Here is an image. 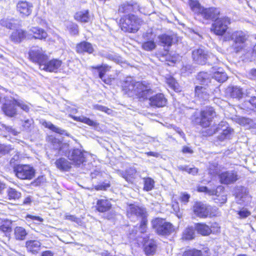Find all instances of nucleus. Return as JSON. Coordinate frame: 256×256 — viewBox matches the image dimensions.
<instances>
[{"label": "nucleus", "instance_id": "nucleus-1", "mask_svg": "<svg viewBox=\"0 0 256 256\" xmlns=\"http://www.w3.org/2000/svg\"><path fill=\"white\" fill-rule=\"evenodd\" d=\"M124 93L130 96H136L140 101L147 100L152 94L150 84L146 81L136 82L131 77H128L122 86Z\"/></svg>", "mask_w": 256, "mask_h": 256}, {"label": "nucleus", "instance_id": "nucleus-2", "mask_svg": "<svg viewBox=\"0 0 256 256\" xmlns=\"http://www.w3.org/2000/svg\"><path fill=\"white\" fill-rule=\"evenodd\" d=\"M248 38V34L242 30L228 32L224 36L226 41H232V47L236 52H238L246 48Z\"/></svg>", "mask_w": 256, "mask_h": 256}, {"label": "nucleus", "instance_id": "nucleus-3", "mask_svg": "<svg viewBox=\"0 0 256 256\" xmlns=\"http://www.w3.org/2000/svg\"><path fill=\"white\" fill-rule=\"evenodd\" d=\"M68 146L66 144H61L59 149L60 154L66 156L72 164L77 166H80L86 162V152L77 148L68 151Z\"/></svg>", "mask_w": 256, "mask_h": 256}, {"label": "nucleus", "instance_id": "nucleus-4", "mask_svg": "<svg viewBox=\"0 0 256 256\" xmlns=\"http://www.w3.org/2000/svg\"><path fill=\"white\" fill-rule=\"evenodd\" d=\"M127 216L132 221H136L141 219L140 229L141 232L146 231L147 224L146 212V209L138 206L130 204L127 208Z\"/></svg>", "mask_w": 256, "mask_h": 256}, {"label": "nucleus", "instance_id": "nucleus-5", "mask_svg": "<svg viewBox=\"0 0 256 256\" xmlns=\"http://www.w3.org/2000/svg\"><path fill=\"white\" fill-rule=\"evenodd\" d=\"M143 24L141 18L134 14L125 16L120 20L122 30L130 33L136 32Z\"/></svg>", "mask_w": 256, "mask_h": 256}, {"label": "nucleus", "instance_id": "nucleus-6", "mask_svg": "<svg viewBox=\"0 0 256 256\" xmlns=\"http://www.w3.org/2000/svg\"><path fill=\"white\" fill-rule=\"evenodd\" d=\"M216 116V112L212 107H206L202 110L200 117L196 118V122L202 126L206 128L210 124L212 119Z\"/></svg>", "mask_w": 256, "mask_h": 256}, {"label": "nucleus", "instance_id": "nucleus-7", "mask_svg": "<svg viewBox=\"0 0 256 256\" xmlns=\"http://www.w3.org/2000/svg\"><path fill=\"white\" fill-rule=\"evenodd\" d=\"M16 176L22 180H31L34 176L35 170L29 165H18L14 168Z\"/></svg>", "mask_w": 256, "mask_h": 256}, {"label": "nucleus", "instance_id": "nucleus-8", "mask_svg": "<svg viewBox=\"0 0 256 256\" xmlns=\"http://www.w3.org/2000/svg\"><path fill=\"white\" fill-rule=\"evenodd\" d=\"M29 58L31 61L38 64L40 68V66L47 59V56L44 54L42 48L38 46L32 47L29 52Z\"/></svg>", "mask_w": 256, "mask_h": 256}, {"label": "nucleus", "instance_id": "nucleus-9", "mask_svg": "<svg viewBox=\"0 0 256 256\" xmlns=\"http://www.w3.org/2000/svg\"><path fill=\"white\" fill-rule=\"evenodd\" d=\"M230 24V20L228 17L218 18L212 24L214 32L217 35H222L226 32Z\"/></svg>", "mask_w": 256, "mask_h": 256}, {"label": "nucleus", "instance_id": "nucleus-10", "mask_svg": "<svg viewBox=\"0 0 256 256\" xmlns=\"http://www.w3.org/2000/svg\"><path fill=\"white\" fill-rule=\"evenodd\" d=\"M211 207L201 202H196L193 207L192 210L194 214L200 218H206L208 216H211L210 212Z\"/></svg>", "mask_w": 256, "mask_h": 256}, {"label": "nucleus", "instance_id": "nucleus-11", "mask_svg": "<svg viewBox=\"0 0 256 256\" xmlns=\"http://www.w3.org/2000/svg\"><path fill=\"white\" fill-rule=\"evenodd\" d=\"M16 106L17 100L12 98L6 99L5 102L2 106V109L6 115L10 117H12L16 114Z\"/></svg>", "mask_w": 256, "mask_h": 256}, {"label": "nucleus", "instance_id": "nucleus-12", "mask_svg": "<svg viewBox=\"0 0 256 256\" xmlns=\"http://www.w3.org/2000/svg\"><path fill=\"white\" fill-rule=\"evenodd\" d=\"M62 64V62L58 59H52L48 60L46 59L45 62L40 66V70L49 72H56L60 68Z\"/></svg>", "mask_w": 256, "mask_h": 256}, {"label": "nucleus", "instance_id": "nucleus-13", "mask_svg": "<svg viewBox=\"0 0 256 256\" xmlns=\"http://www.w3.org/2000/svg\"><path fill=\"white\" fill-rule=\"evenodd\" d=\"M220 12L218 8H204L203 7L198 16L204 20L217 19L220 15Z\"/></svg>", "mask_w": 256, "mask_h": 256}, {"label": "nucleus", "instance_id": "nucleus-14", "mask_svg": "<svg viewBox=\"0 0 256 256\" xmlns=\"http://www.w3.org/2000/svg\"><path fill=\"white\" fill-rule=\"evenodd\" d=\"M192 56L194 60L200 64H204L209 57L207 52L202 48L194 50L192 51Z\"/></svg>", "mask_w": 256, "mask_h": 256}, {"label": "nucleus", "instance_id": "nucleus-15", "mask_svg": "<svg viewBox=\"0 0 256 256\" xmlns=\"http://www.w3.org/2000/svg\"><path fill=\"white\" fill-rule=\"evenodd\" d=\"M222 184H228L235 182L238 180L236 173L234 171H226L218 175Z\"/></svg>", "mask_w": 256, "mask_h": 256}, {"label": "nucleus", "instance_id": "nucleus-16", "mask_svg": "<svg viewBox=\"0 0 256 256\" xmlns=\"http://www.w3.org/2000/svg\"><path fill=\"white\" fill-rule=\"evenodd\" d=\"M150 95L147 99L148 98L151 106L160 108L166 106L167 100L162 94H158L152 96Z\"/></svg>", "mask_w": 256, "mask_h": 256}, {"label": "nucleus", "instance_id": "nucleus-17", "mask_svg": "<svg viewBox=\"0 0 256 256\" xmlns=\"http://www.w3.org/2000/svg\"><path fill=\"white\" fill-rule=\"evenodd\" d=\"M156 226V232L161 235H168L174 231L173 226L170 222H160L158 220Z\"/></svg>", "mask_w": 256, "mask_h": 256}, {"label": "nucleus", "instance_id": "nucleus-18", "mask_svg": "<svg viewBox=\"0 0 256 256\" xmlns=\"http://www.w3.org/2000/svg\"><path fill=\"white\" fill-rule=\"evenodd\" d=\"M32 7V4L26 1H20L16 4V9L22 16H28L30 15Z\"/></svg>", "mask_w": 256, "mask_h": 256}, {"label": "nucleus", "instance_id": "nucleus-19", "mask_svg": "<svg viewBox=\"0 0 256 256\" xmlns=\"http://www.w3.org/2000/svg\"><path fill=\"white\" fill-rule=\"evenodd\" d=\"M76 50L77 53L80 54H84V53L91 54L94 52V48L92 44L84 41L76 44Z\"/></svg>", "mask_w": 256, "mask_h": 256}, {"label": "nucleus", "instance_id": "nucleus-20", "mask_svg": "<svg viewBox=\"0 0 256 256\" xmlns=\"http://www.w3.org/2000/svg\"><path fill=\"white\" fill-rule=\"evenodd\" d=\"M138 6L134 2H125L121 4L118 8L119 13H128L136 12L138 10Z\"/></svg>", "mask_w": 256, "mask_h": 256}, {"label": "nucleus", "instance_id": "nucleus-21", "mask_svg": "<svg viewBox=\"0 0 256 256\" xmlns=\"http://www.w3.org/2000/svg\"><path fill=\"white\" fill-rule=\"evenodd\" d=\"M236 198L237 202L239 204H243L250 201V198L248 194V190L244 187H241L238 190Z\"/></svg>", "mask_w": 256, "mask_h": 256}, {"label": "nucleus", "instance_id": "nucleus-22", "mask_svg": "<svg viewBox=\"0 0 256 256\" xmlns=\"http://www.w3.org/2000/svg\"><path fill=\"white\" fill-rule=\"evenodd\" d=\"M28 38H34L38 39H44L47 36L46 32L43 29L38 27H32L29 30Z\"/></svg>", "mask_w": 256, "mask_h": 256}, {"label": "nucleus", "instance_id": "nucleus-23", "mask_svg": "<svg viewBox=\"0 0 256 256\" xmlns=\"http://www.w3.org/2000/svg\"><path fill=\"white\" fill-rule=\"evenodd\" d=\"M42 244L37 240H29L26 242L27 250L33 254H38L40 250Z\"/></svg>", "mask_w": 256, "mask_h": 256}, {"label": "nucleus", "instance_id": "nucleus-24", "mask_svg": "<svg viewBox=\"0 0 256 256\" xmlns=\"http://www.w3.org/2000/svg\"><path fill=\"white\" fill-rule=\"evenodd\" d=\"M195 96L202 102L206 101L209 98V94L208 90L205 87L202 86H196Z\"/></svg>", "mask_w": 256, "mask_h": 256}, {"label": "nucleus", "instance_id": "nucleus-25", "mask_svg": "<svg viewBox=\"0 0 256 256\" xmlns=\"http://www.w3.org/2000/svg\"><path fill=\"white\" fill-rule=\"evenodd\" d=\"M213 227L212 226L210 227L204 223H197L195 225V230L198 234L206 236H208L212 232L211 228Z\"/></svg>", "mask_w": 256, "mask_h": 256}, {"label": "nucleus", "instance_id": "nucleus-26", "mask_svg": "<svg viewBox=\"0 0 256 256\" xmlns=\"http://www.w3.org/2000/svg\"><path fill=\"white\" fill-rule=\"evenodd\" d=\"M54 164L56 168L62 172L68 171L71 168V163L64 158L56 160Z\"/></svg>", "mask_w": 256, "mask_h": 256}, {"label": "nucleus", "instance_id": "nucleus-27", "mask_svg": "<svg viewBox=\"0 0 256 256\" xmlns=\"http://www.w3.org/2000/svg\"><path fill=\"white\" fill-rule=\"evenodd\" d=\"M227 93L229 94L232 98L240 99L244 94L242 89L237 86H229L226 89Z\"/></svg>", "mask_w": 256, "mask_h": 256}, {"label": "nucleus", "instance_id": "nucleus-28", "mask_svg": "<svg viewBox=\"0 0 256 256\" xmlns=\"http://www.w3.org/2000/svg\"><path fill=\"white\" fill-rule=\"evenodd\" d=\"M112 206L110 202L108 200L101 199L97 201L96 210L102 212L108 210Z\"/></svg>", "mask_w": 256, "mask_h": 256}, {"label": "nucleus", "instance_id": "nucleus-29", "mask_svg": "<svg viewBox=\"0 0 256 256\" xmlns=\"http://www.w3.org/2000/svg\"><path fill=\"white\" fill-rule=\"evenodd\" d=\"M76 20L82 22H88L90 20V17L88 10L77 12L74 15Z\"/></svg>", "mask_w": 256, "mask_h": 256}, {"label": "nucleus", "instance_id": "nucleus-30", "mask_svg": "<svg viewBox=\"0 0 256 256\" xmlns=\"http://www.w3.org/2000/svg\"><path fill=\"white\" fill-rule=\"evenodd\" d=\"M28 235L25 228L22 226H16L14 229V236L16 240H23Z\"/></svg>", "mask_w": 256, "mask_h": 256}, {"label": "nucleus", "instance_id": "nucleus-31", "mask_svg": "<svg viewBox=\"0 0 256 256\" xmlns=\"http://www.w3.org/2000/svg\"><path fill=\"white\" fill-rule=\"evenodd\" d=\"M26 37V34L22 30H17L14 32L10 36L11 40L15 42H20Z\"/></svg>", "mask_w": 256, "mask_h": 256}, {"label": "nucleus", "instance_id": "nucleus-32", "mask_svg": "<svg viewBox=\"0 0 256 256\" xmlns=\"http://www.w3.org/2000/svg\"><path fill=\"white\" fill-rule=\"evenodd\" d=\"M92 69H96L98 72L100 78L104 81L106 84H107L106 80L104 79V76L105 74L110 70V67L108 65L104 64L101 66H92Z\"/></svg>", "mask_w": 256, "mask_h": 256}, {"label": "nucleus", "instance_id": "nucleus-33", "mask_svg": "<svg viewBox=\"0 0 256 256\" xmlns=\"http://www.w3.org/2000/svg\"><path fill=\"white\" fill-rule=\"evenodd\" d=\"M156 248V242L153 240H150L145 244L144 250L147 256H151L154 254Z\"/></svg>", "mask_w": 256, "mask_h": 256}, {"label": "nucleus", "instance_id": "nucleus-34", "mask_svg": "<svg viewBox=\"0 0 256 256\" xmlns=\"http://www.w3.org/2000/svg\"><path fill=\"white\" fill-rule=\"evenodd\" d=\"M72 117L74 120L83 122L90 126H96L98 125V124L96 121H94L90 118L83 116H72Z\"/></svg>", "mask_w": 256, "mask_h": 256}, {"label": "nucleus", "instance_id": "nucleus-35", "mask_svg": "<svg viewBox=\"0 0 256 256\" xmlns=\"http://www.w3.org/2000/svg\"><path fill=\"white\" fill-rule=\"evenodd\" d=\"M7 196L10 200H16L19 199L21 197V193L16 189L8 188L6 190Z\"/></svg>", "mask_w": 256, "mask_h": 256}, {"label": "nucleus", "instance_id": "nucleus-36", "mask_svg": "<svg viewBox=\"0 0 256 256\" xmlns=\"http://www.w3.org/2000/svg\"><path fill=\"white\" fill-rule=\"evenodd\" d=\"M224 186H220L217 187L216 190H209L206 186H200L198 188V190L199 192H204L209 195L216 194L218 190H223Z\"/></svg>", "mask_w": 256, "mask_h": 256}, {"label": "nucleus", "instance_id": "nucleus-37", "mask_svg": "<svg viewBox=\"0 0 256 256\" xmlns=\"http://www.w3.org/2000/svg\"><path fill=\"white\" fill-rule=\"evenodd\" d=\"M188 4L191 10L198 16L200 11L203 8L197 0H189Z\"/></svg>", "mask_w": 256, "mask_h": 256}, {"label": "nucleus", "instance_id": "nucleus-38", "mask_svg": "<svg viewBox=\"0 0 256 256\" xmlns=\"http://www.w3.org/2000/svg\"><path fill=\"white\" fill-rule=\"evenodd\" d=\"M160 44L164 46H170L172 45V38L171 36L167 34H162L158 36Z\"/></svg>", "mask_w": 256, "mask_h": 256}, {"label": "nucleus", "instance_id": "nucleus-39", "mask_svg": "<svg viewBox=\"0 0 256 256\" xmlns=\"http://www.w3.org/2000/svg\"><path fill=\"white\" fill-rule=\"evenodd\" d=\"M212 78L220 82H223L228 79L226 74L220 68L214 72Z\"/></svg>", "mask_w": 256, "mask_h": 256}, {"label": "nucleus", "instance_id": "nucleus-40", "mask_svg": "<svg viewBox=\"0 0 256 256\" xmlns=\"http://www.w3.org/2000/svg\"><path fill=\"white\" fill-rule=\"evenodd\" d=\"M16 20L13 18H3L0 20V24L9 29L16 28Z\"/></svg>", "mask_w": 256, "mask_h": 256}, {"label": "nucleus", "instance_id": "nucleus-41", "mask_svg": "<svg viewBox=\"0 0 256 256\" xmlns=\"http://www.w3.org/2000/svg\"><path fill=\"white\" fill-rule=\"evenodd\" d=\"M65 26L70 34L76 35L78 34V26L76 24L72 22H65Z\"/></svg>", "mask_w": 256, "mask_h": 256}, {"label": "nucleus", "instance_id": "nucleus-42", "mask_svg": "<svg viewBox=\"0 0 256 256\" xmlns=\"http://www.w3.org/2000/svg\"><path fill=\"white\" fill-rule=\"evenodd\" d=\"M213 196H215V198H214V200L216 203L222 204L225 203L226 201V196L224 192V188L223 190L222 191L218 190L217 194H214Z\"/></svg>", "mask_w": 256, "mask_h": 256}, {"label": "nucleus", "instance_id": "nucleus-43", "mask_svg": "<svg viewBox=\"0 0 256 256\" xmlns=\"http://www.w3.org/2000/svg\"><path fill=\"white\" fill-rule=\"evenodd\" d=\"M195 232L192 228H186L183 232L182 238L186 240H192L194 238Z\"/></svg>", "mask_w": 256, "mask_h": 256}, {"label": "nucleus", "instance_id": "nucleus-44", "mask_svg": "<svg viewBox=\"0 0 256 256\" xmlns=\"http://www.w3.org/2000/svg\"><path fill=\"white\" fill-rule=\"evenodd\" d=\"M198 80L202 84H207L210 82L209 76L207 72H200L197 76Z\"/></svg>", "mask_w": 256, "mask_h": 256}, {"label": "nucleus", "instance_id": "nucleus-45", "mask_svg": "<svg viewBox=\"0 0 256 256\" xmlns=\"http://www.w3.org/2000/svg\"><path fill=\"white\" fill-rule=\"evenodd\" d=\"M154 182L150 178H144V190L146 191L152 190L154 187Z\"/></svg>", "mask_w": 256, "mask_h": 256}, {"label": "nucleus", "instance_id": "nucleus-46", "mask_svg": "<svg viewBox=\"0 0 256 256\" xmlns=\"http://www.w3.org/2000/svg\"><path fill=\"white\" fill-rule=\"evenodd\" d=\"M14 150V148H12L10 145L0 144V157L7 154H10Z\"/></svg>", "mask_w": 256, "mask_h": 256}, {"label": "nucleus", "instance_id": "nucleus-47", "mask_svg": "<svg viewBox=\"0 0 256 256\" xmlns=\"http://www.w3.org/2000/svg\"><path fill=\"white\" fill-rule=\"evenodd\" d=\"M166 83L170 86V88H171L175 91L178 92L180 90L178 87V84L174 78L172 77L168 78L166 79Z\"/></svg>", "mask_w": 256, "mask_h": 256}, {"label": "nucleus", "instance_id": "nucleus-48", "mask_svg": "<svg viewBox=\"0 0 256 256\" xmlns=\"http://www.w3.org/2000/svg\"><path fill=\"white\" fill-rule=\"evenodd\" d=\"M92 108L94 110L104 112L108 114H110L112 113V110L111 109L100 104H94Z\"/></svg>", "mask_w": 256, "mask_h": 256}, {"label": "nucleus", "instance_id": "nucleus-49", "mask_svg": "<svg viewBox=\"0 0 256 256\" xmlns=\"http://www.w3.org/2000/svg\"><path fill=\"white\" fill-rule=\"evenodd\" d=\"M156 44L152 40H150L144 42L142 44V48L146 50H152L156 48Z\"/></svg>", "mask_w": 256, "mask_h": 256}, {"label": "nucleus", "instance_id": "nucleus-50", "mask_svg": "<svg viewBox=\"0 0 256 256\" xmlns=\"http://www.w3.org/2000/svg\"><path fill=\"white\" fill-rule=\"evenodd\" d=\"M11 224V222L9 221L4 222V223L0 226V230L4 232L10 231Z\"/></svg>", "mask_w": 256, "mask_h": 256}, {"label": "nucleus", "instance_id": "nucleus-51", "mask_svg": "<svg viewBox=\"0 0 256 256\" xmlns=\"http://www.w3.org/2000/svg\"><path fill=\"white\" fill-rule=\"evenodd\" d=\"M46 127H48L50 130H52L53 132H54L56 133L62 134L63 130H61L60 128L56 126L50 122H45Z\"/></svg>", "mask_w": 256, "mask_h": 256}, {"label": "nucleus", "instance_id": "nucleus-52", "mask_svg": "<svg viewBox=\"0 0 256 256\" xmlns=\"http://www.w3.org/2000/svg\"><path fill=\"white\" fill-rule=\"evenodd\" d=\"M208 172L212 176H215L218 174V164L216 163L210 164L208 168Z\"/></svg>", "mask_w": 256, "mask_h": 256}, {"label": "nucleus", "instance_id": "nucleus-53", "mask_svg": "<svg viewBox=\"0 0 256 256\" xmlns=\"http://www.w3.org/2000/svg\"><path fill=\"white\" fill-rule=\"evenodd\" d=\"M182 256H201L200 250H192L186 251Z\"/></svg>", "mask_w": 256, "mask_h": 256}, {"label": "nucleus", "instance_id": "nucleus-54", "mask_svg": "<svg viewBox=\"0 0 256 256\" xmlns=\"http://www.w3.org/2000/svg\"><path fill=\"white\" fill-rule=\"evenodd\" d=\"M2 128H4L8 132L13 136H17L19 133L15 128H14L12 126H6L4 124L2 125Z\"/></svg>", "mask_w": 256, "mask_h": 256}, {"label": "nucleus", "instance_id": "nucleus-55", "mask_svg": "<svg viewBox=\"0 0 256 256\" xmlns=\"http://www.w3.org/2000/svg\"><path fill=\"white\" fill-rule=\"evenodd\" d=\"M17 106L26 112H28L30 110V106L22 101L17 100Z\"/></svg>", "mask_w": 256, "mask_h": 256}, {"label": "nucleus", "instance_id": "nucleus-56", "mask_svg": "<svg viewBox=\"0 0 256 256\" xmlns=\"http://www.w3.org/2000/svg\"><path fill=\"white\" fill-rule=\"evenodd\" d=\"M110 186L109 183L103 182L95 186V189L98 190H106Z\"/></svg>", "mask_w": 256, "mask_h": 256}, {"label": "nucleus", "instance_id": "nucleus-57", "mask_svg": "<svg viewBox=\"0 0 256 256\" xmlns=\"http://www.w3.org/2000/svg\"><path fill=\"white\" fill-rule=\"evenodd\" d=\"M238 214L240 216V218H246L250 215V212L246 208H242L238 212Z\"/></svg>", "mask_w": 256, "mask_h": 256}, {"label": "nucleus", "instance_id": "nucleus-58", "mask_svg": "<svg viewBox=\"0 0 256 256\" xmlns=\"http://www.w3.org/2000/svg\"><path fill=\"white\" fill-rule=\"evenodd\" d=\"M184 170L188 172V174H195L198 172V169L196 168L185 167Z\"/></svg>", "mask_w": 256, "mask_h": 256}, {"label": "nucleus", "instance_id": "nucleus-59", "mask_svg": "<svg viewBox=\"0 0 256 256\" xmlns=\"http://www.w3.org/2000/svg\"><path fill=\"white\" fill-rule=\"evenodd\" d=\"M190 198V196L189 194L184 193L182 194L180 200L181 202L184 204H186L189 201Z\"/></svg>", "mask_w": 256, "mask_h": 256}, {"label": "nucleus", "instance_id": "nucleus-60", "mask_svg": "<svg viewBox=\"0 0 256 256\" xmlns=\"http://www.w3.org/2000/svg\"><path fill=\"white\" fill-rule=\"evenodd\" d=\"M27 217L30 218L32 220H34L36 222H42L44 220L42 218L38 216L28 215Z\"/></svg>", "mask_w": 256, "mask_h": 256}, {"label": "nucleus", "instance_id": "nucleus-61", "mask_svg": "<svg viewBox=\"0 0 256 256\" xmlns=\"http://www.w3.org/2000/svg\"><path fill=\"white\" fill-rule=\"evenodd\" d=\"M245 103L246 104V103H249L251 104L254 108H256V96L252 97L248 102H245Z\"/></svg>", "mask_w": 256, "mask_h": 256}, {"label": "nucleus", "instance_id": "nucleus-62", "mask_svg": "<svg viewBox=\"0 0 256 256\" xmlns=\"http://www.w3.org/2000/svg\"><path fill=\"white\" fill-rule=\"evenodd\" d=\"M100 55L104 58H107L110 60H113L114 58V56L113 55L108 54L107 52H100Z\"/></svg>", "mask_w": 256, "mask_h": 256}, {"label": "nucleus", "instance_id": "nucleus-63", "mask_svg": "<svg viewBox=\"0 0 256 256\" xmlns=\"http://www.w3.org/2000/svg\"><path fill=\"white\" fill-rule=\"evenodd\" d=\"M182 152L184 154H192L193 150L190 147L184 146L182 148Z\"/></svg>", "mask_w": 256, "mask_h": 256}, {"label": "nucleus", "instance_id": "nucleus-64", "mask_svg": "<svg viewBox=\"0 0 256 256\" xmlns=\"http://www.w3.org/2000/svg\"><path fill=\"white\" fill-rule=\"evenodd\" d=\"M32 123V120H27L24 122L23 124V126L26 129H28L31 126Z\"/></svg>", "mask_w": 256, "mask_h": 256}]
</instances>
